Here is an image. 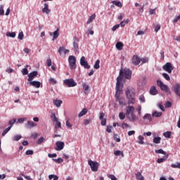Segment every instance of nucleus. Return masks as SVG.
<instances>
[{"instance_id": "1", "label": "nucleus", "mask_w": 180, "mask_h": 180, "mask_svg": "<svg viewBox=\"0 0 180 180\" xmlns=\"http://www.w3.org/2000/svg\"><path fill=\"white\" fill-rule=\"evenodd\" d=\"M125 95L128 99L129 105H134L136 103V93L134 89L127 87Z\"/></svg>"}, {"instance_id": "2", "label": "nucleus", "mask_w": 180, "mask_h": 180, "mask_svg": "<svg viewBox=\"0 0 180 180\" xmlns=\"http://www.w3.org/2000/svg\"><path fill=\"white\" fill-rule=\"evenodd\" d=\"M118 77L126 78V79H131V70L129 69H122L120 70V75Z\"/></svg>"}, {"instance_id": "3", "label": "nucleus", "mask_w": 180, "mask_h": 180, "mask_svg": "<svg viewBox=\"0 0 180 180\" xmlns=\"http://www.w3.org/2000/svg\"><path fill=\"white\" fill-rule=\"evenodd\" d=\"M122 77L120 76H118L117 77V83L115 86V94H123V84H122Z\"/></svg>"}, {"instance_id": "4", "label": "nucleus", "mask_w": 180, "mask_h": 180, "mask_svg": "<svg viewBox=\"0 0 180 180\" xmlns=\"http://www.w3.org/2000/svg\"><path fill=\"white\" fill-rule=\"evenodd\" d=\"M68 63L70 70H75L77 68V58L74 56H70L68 58Z\"/></svg>"}, {"instance_id": "5", "label": "nucleus", "mask_w": 180, "mask_h": 180, "mask_svg": "<svg viewBox=\"0 0 180 180\" xmlns=\"http://www.w3.org/2000/svg\"><path fill=\"white\" fill-rule=\"evenodd\" d=\"M120 95H122V93L115 94V101L116 102H119V104L121 106H124L126 105V100L124 99V97L120 96Z\"/></svg>"}, {"instance_id": "6", "label": "nucleus", "mask_w": 180, "mask_h": 180, "mask_svg": "<svg viewBox=\"0 0 180 180\" xmlns=\"http://www.w3.org/2000/svg\"><path fill=\"white\" fill-rule=\"evenodd\" d=\"M88 164L93 172H96L98 171V168H99V162H94L93 160H90L88 161Z\"/></svg>"}, {"instance_id": "7", "label": "nucleus", "mask_w": 180, "mask_h": 180, "mask_svg": "<svg viewBox=\"0 0 180 180\" xmlns=\"http://www.w3.org/2000/svg\"><path fill=\"white\" fill-rule=\"evenodd\" d=\"M157 85L160 88L161 91H163L164 92H169V88L168 87V86L165 84L162 81L158 79Z\"/></svg>"}, {"instance_id": "8", "label": "nucleus", "mask_w": 180, "mask_h": 180, "mask_svg": "<svg viewBox=\"0 0 180 180\" xmlns=\"http://www.w3.org/2000/svg\"><path fill=\"white\" fill-rule=\"evenodd\" d=\"M63 84L66 86H68V88L77 86V82H75L74 79H66L63 81Z\"/></svg>"}, {"instance_id": "9", "label": "nucleus", "mask_w": 180, "mask_h": 180, "mask_svg": "<svg viewBox=\"0 0 180 180\" xmlns=\"http://www.w3.org/2000/svg\"><path fill=\"white\" fill-rule=\"evenodd\" d=\"M162 69L164 71H166L169 74H171L174 70V66H172V63L167 62L165 65L162 66Z\"/></svg>"}, {"instance_id": "10", "label": "nucleus", "mask_w": 180, "mask_h": 180, "mask_svg": "<svg viewBox=\"0 0 180 180\" xmlns=\"http://www.w3.org/2000/svg\"><path fill=\"white\" fill-rule=\"evenodd\" d=\"M131 61L134 65H139L141 63V58L139 57L137 55H134L131 59Z\"/></svg>"}, {"instance_id": "11", "label": "nucleus", "mask_w": 180, "mask_h": 180, "mask_svg": "<svg viewBox=\"0 0 180 180\" xmlns=\"http://www.w3.org/2000/svg\"><path fill=\"white\" fill-rule=\"evenodd\" d=\"M80 65L86 70H89V68H91V65L88 64V61L85 60V56H82L80 58Z\"/></svg>"}, {"instance_id": "12", "label": "nucleus", "mask_w": 180, "mask_h": 180, "mask_svg": "<svg viewBox=\"0 0 180 180\" xmlns=\"http://www.w3.org/2000/svg\"><path fill=\"white\" fill-rule=\"evenodd\" d=\"M56 147L55 148V150L56 151H61L64 148V146H65V143L63 141H57L56 143Z\"/></svg>"}, {"instance_id": "13", "label": "nucleus", "mask_w": 180, "mask_h": 180, "mask_svg": "<svg viewBox=\"0 0 180 180\" xmlns=\"http://www.w3.org/2000/svg\"><path fill=\"white\" fill-rule=\"evenodd\" d=\"M37 74H38L37 71H33L31 73H30L28 75L27 81L29 82H32V81H33L34 79V77H37Z\"/></svg>"}, {"instance_id": "14", "label": "nucleus", "mask_w": 180, "mask_h": 180, "mask_svg": "<svg viewBox=\"0 0 180 180\" xmlns=\"http://www.w3.org/2000/svg\"><path fill=\"white\" fill-rule=\"evenodd\" d=\"M50 36L53 37V41H55L58 36H60V29L57 28V30L53 32H50Z\"/></svg>"}, {"instance_id": "15", "label": "nucleus", "mask_w": 180, "mask_h": 180, "mask_svg": "<svg viewBox=\"0 0 180 180\" xmlns=\"http://www.w3.org/2000/svg\"><path fill=\"white\" fill-rule=\"evenodd\" d=\"M37 124L34 123L33 121H27L25 124V127L27 129H32V127H36Z\"/></svg>"}, {"instance_id": "16", "label": "nucleus", "mask_w": 180, "mask_h": 180, "mask_svg": "<svg viewBox=\"0 0 180 180\" xmlns=\"http://www.w3.org/2000/svg\"><path fill=\"white\" fill-rule=\"evenodd\" d=\"M131 113H134V107L129 105L126 109V116H127Z\"/></svg>"}, {"instance_id": "17", "label": "nucleus", "mask_w": 180, "mask_h": 180, "mask_svg": "<svg viewBox=\"0 0 180 180\" xmlns=\"http://www.w3.org/2000/svg\"><path fill=\"white\" fill-rule=\"evenodd\" d=\"M58 53H59V54H60V55L63 54V53L64 54H68V53H70V50L65 49V48L64 46H60V47L59 48Z\"/></svg>"}, {"instance_id": "18", "label": "nucleus", "mask_w": 180, "mask_h": 180, "mask_svg": "<svg viewBox=\"0 0 180 180\" xmlns=\"http://www.w3.org/2000/svg\"><path fill=\"white\" fill-rule=\"evenodd\" d=\"M44 8L42 9L43 13H46V15H49L51 11L49 8V4L47 3H45L44 5Z\"/></svg>"}, {"instance_id": "19", "label": "nucleus", "mask_w": 180, "mask_h": 180, "mask_svg": "<svg viewBox=\"0 0 180 180\" xmlns=\"http://www.w3.org/2000/svg\"><path fill=\"white\" fill-rule=\"evenodd\" d=\"M30 85H32V86H34V88H40V85H41V83H40V82L33 81L30 82Z\"/></svg>"}, {"instance_id": "20", "label": "nucleus", "mask_w": 180, "mask_h": 180, "mask_svg": "<svg viewBox=\"0 0 180 180\" xmlns=\"http://www.w3.org/2000/svg\"><path fill=\"white\" fill-rule=\"evenodd\" d=\"M129 122H135L136 121V115L134 112L131 113L130 115H127Z\"/></svg>"}, {"instance_id": "21", "label": "nucleus", "mask_w": 180, "mask_h": 180, "mask_svg": "<svg viewBox=\"0 0 180 180\" xmlns=\"http://www.w3.org/2000/svg\"><path fill=\"white\" fill-rule=\"evenodd\" d=\"M141 174H143V171L139 172L135 174L137 180H144V176Z\"/></svg>"}, {"instance_id": "22", "label": "nucleus", "mask_w": 180, "mask_h": 180, "mask_svg": "<svg viewBox=\"0 0 180 180\" xmlns=\"http://www.w3.org/2000/svg\"><path fill=\"white\" fill-rule=\"evenodd\" d=\"M168 157H169V155H166L161 158H158L157 160L158 164H161V162H164V161H167V160H168Z\"/></svg>"}, {"instance_id": "23", "label": "nucleus", "mask_w": 180, "mask_h": 180, "mask_svg": "<svg viewBox=\"0 0 180 180\" xmlns=\"http://www.w3.org/2000/svg\"><path fill=\"white\" fill-rule=\"evenodd\" d=\"M95 18H96V14H93L90 17H89V19L86 22V25H90V23H92L94 22Z\"/></svg>"}, {"instance_id": "24", "label": "nucleus", "mask_w": 180, "mask_h": 180, "mask_svg": "<svg viewBox=\"0 0 180 180\" xmlns=\"http://www.w3.org/2000/svg\"><path fill=\"white\" fill-rule=\"evenodd\" d=\"M174 92L175 94H176L179 98H180V84H176L174 86Z\"/></svg>"}, {"instance_id": "25", "label": "nucleus", "mask_w": 180, "mask_h": 180, "mask_svg": "<svg viewBox=\"0 0 180 180\" xmlns=\"http://www.w3.org/2000/svg\"><path fill=\"white\" fill-rule=\"evenodd\" d=\"M53 105L56 106V108H60L63 103V101L61 100H53Z\"/></svg>"}, {"instance_id": "26", "label": "nucleus", "mask_w": 180, "mask_h": 180, "mask_svg": "<svg viewBox=\"0 0 180 180\" xmlns=\"http://www.w3.org/2000/svg\"><path fill=\"white\" fill-rule=\"evenodd\" d=\"M150 95H157L158 94V91H157V89L155 86H152L150 89Z\"/></svg>"}, {"instance_id": "27", "label": "nucleus", "mask_w": 180, "mask_h": 180, "mask_svg": "<svg viewBox=\"0 0 180 180\" xmlns=\"http://www.w3.org/2000/svg\"><path fill=\"white\" fill-rule=\"evenodd\" d=\"M88 113V109L87 108H84L78 115L79 117H82V116H85Z\"/></svg>"}, {"instance_id": "28", "label": "nucleus", "mask_w": 180, "mask_h": 180, "mask_svg": "<svg viewBox=\"0 0 180 180\" xmlns=\"http://www.w3.org/2000/svg\"><path fill=\"white\" fill-rule=\"evenodd\" d=\"M143 120H148V122H151L153 120V117H151L150 114H146L143 117Z\"/></svg>"}, {"instance_id": "29", "label": "nucleus", "mask_w": 180, "mask_h": 180, "mask_svg": "<svg viewBox=\"0 0 180 180\" xmlns=\"http://www.w3.org/2000/svg\"><path fill=\"white\" fill-rule=\"evenodd\" d=\"M152 116L153 117H161V116H162V112L155 111L152 114Z\"/></svg>"}, {"instance_id": "30", "label": "nucleus", "mask_w": 180, "mask_h": 180, "mask_svg": "<svg viewBox=\"0 0 180 180\" xmlns=\"http://www.w3.org/2000/svg\"><path fill=\"white\" fill-rule=\"evenodd\" d=\"M153 143L155 144H160V143H161V137H160V136L154 137L153 138Z\"/></svg>"}, {"instance_id": "31", "label": "nucleus", "mask_w": 180, "mask_h": 180, "mask_svg": "<svg viewBox=\"0 0 180 180\" xmlns=\"http://www.w3.org/2000/svg\"><path fill=\"white\" fill-rule=\"evenodd\" d=\"M155 153L156 154H162L163 155H167V153L165 151H164V150L162 149H158V150H155Z\"/></svg>"}, {"instance_id": "32", "label": "nucleus", "mask_w": 180, "mask_h": 180, "mask_svg": "<svg viewBox=\"0 0 180 180\" xmlns=\"http://www.w3.org/2000/svg\"><path fill=\"white\" fill-rule=\"evenodd\" d=\"M15 123H16V118H13V120H11L8 122V124H10V126L8 127H10V129H12V127H13V124H15Z\"/></svg>"}, {"instance_id": "33", "label": "nucleus", "mask_w": 180, "mask_h": 180, "mask_svg": "<svg viewBox=\"0 0 180 180\" xmlns=\"http://www.w3.org/2000/svg\"><path fill=\"white\" fill-rule=\"evenodd\" d=\"M114 155H121V157H124V153H123V151L121 150H115L114 152Z\"/></svg>"}, {"instance_id": "34", "label": "nucleus", "mask_w": 180, "mask_h": 180, "mask_svg": "<svg viewBox=\"0 0 180 180\" xmlns=\"http://www.w3.org/2000/svg\"><path fill=\"white\" fill-rule=\"evenodd\" d=\"M22 139V135H15L13 138L12 140L13 141H19Z\"/></svg>"}, {"instance_id": "35", "label": "nucleus", "mask_w": 180, "mask_h": 180, "mask_svg": "<svg viewBox=\"0 0 180 180\" xmlns=\"http://www.w3.org/2000/svg\"><path fill=\"white\" fill-rule=\"evenodd\" d=\"M138 143L139 144H144V136L140 135L139 137H138Z\"/></svg>"}, {"instance_id": "36", "label": "nucleus", "mask_w": 180, "mask_h": 180, "mask_svg": "<svg viewBox=\"0 0 180 180\" xmlns=\"http://www.w3.org/2000/svg\"><path fill=\"white\" fill-rule=\"evenodd\" d=\"M7 37H12L13 39L16 37V33L15 32H7L6 33Z\"/></svg>"}, {"instance_id": "37", "label": "nucleus", "mask_w": 180, "mask_h": 180, "mask_svg": "<svg viewBox=\"0 0 180 180\" xmlns=\"http://www.w3.org/2000/svg\"><path fill=\"white\" fill-rule=\"evenodd\" d=\"M79 42V39L78 37H75L73 38V46H78V43Z\"/></svg>"}, {"instance_id": "38", "label": "nucleus", "mask_w": 180, "mask_h": 180, "mask_svg": "<svg viewBox=\"0 0 180 180\" xmlns=\"http://www.w3.org/2000/svg\"><path fill=\"white\" fill-rule=\"evenodd\" d=\"M101 61L99 60H97L94 65V68H95V70H99L100 68V66H99V64H100Z\"/></svg>"}, {"instance_id": "39", "label": "nucleus", "mask_w": 180, "mask_h": 180, "mask_svg": "<svg viewBox=\"0 0 180 180\" xmlns=\"http://www.w3.org/2000/svg\"><path fill=\"white\" fill-rule=\"evenodd\" d=\"M119 118L120 120H124L126 119V115L123 112H121L119 113Z\"/></svg>"}, {"instance_id": "40", "label": "nucleus", "mask_w": 180, "mask_h": 180, "mask_svg": "<svg viewBox=\"0 0 180 180\" xmlns=\"http://www.w3.org/2000/svg\"><path fill=\"white\" fill-rule=\"evenodd\" d=\"M122 129H131V126H130L129 124L126 123V122H123L122 124Z\"/></svg>"}, {"instance_id": "41", "label": "nucleus", "mask_w": 180, "mask_h": 180, "mask_svg": "<svg viewBox=\"0 0 180 180\" xmlns=\"http://www.w3.org/2000/svg\"><path fill=\"white\" fill-rule=\"evenodd\" d=\"M164 137H166L167 139H171V131H167L165 133H163Z\"/></svg>"}, {"instance_id": "42", "label": "nucleus", "mask_w": 180, "mask_h": 180, "mask_svg": "<svg viewBox=\"0 0 180 180\" xmlns=\"http://www.w3.org/2000/svg\"><path fill=\"white\" fill-rule=\"evenodd\" d=\"M112 4L115 5V6H118V8H122V6H123V4H122V2L120 1H114Z\"/></svg>"}, {"instance_id": "43", "label": "nucleus", "mask_w": 180, "mask_h": 180, "mask_svg": "<svg viewBox=\"0 0 180 180\" xmlns=\"http://www.w3.org/2000/svg\"><path fill=\"white\" fill-rule=\"evenodd\" d=\"M49 84H51V85H56V84H57V80H56V79L51 77L49 79Z\"/></svg>"}, {"instance_id": "44", "label": "nucleus", "mask_w": 180, "mask_h": 180, "mask_svg": "<svg viewBox=\"0 0 180 180\" xmlns=\"http://www.w3.org/2000/svg\"><path fill=\"white\" fill-rule=\"evenodd\" d=\"M53 161L56 162V164H61V162H63L64 160H63L61 158H59L58 159H53Z\"/></svg>"}, {"instance_id": "45", "label": "nucleus", "mask_w": 180, "mask_h": 180, "mask_svg": "<svg viewBox=\"0 0 180 180\" xmlns=\"http://www.w3.org/2000/svg\"><path fill=\"white\" fill-rule=\"evenodd\" d=\"M162 77L165 78V79L166 81H170L171 80V77H169V74L163 73L162 74Z\"/></svg>"}, {"instance_id": "46", "label": "nucleus", "mask_w": 180, "mask_h": 180, "mask_svg": "<svg viewBox=\"0 0 180 180\" xmlns=\"http://www.w3.org/2000/svg\"><path fill=\"white\" fill-rule=\"evenodd\" d=\"M127 23H129V19H127V20L122 21L120 22L121 27H124V26H126V25H127Z\"/></svg>"}, {"instance_id": "47", "label": "nucleus", "mask_w": 180, "mask_h": 180, "mask_svg": "<svg viewBox=\"0 0 180 180\" xmlns=\"http://www.w3.org/2000/svg\"><path fill=\"white\" fill-rule=\"evenodd\" d=\"M141 65H143V64H146V63H148V58H141Z\"/></svg>"}, {"instance_id": "48", "label": "nucleus", "mask_w": 180, "mask_h": 180, "mask_svg": "<svg viewBox=\"0 0 180 180\" xmlns=\"http://www.w3.org/2000/svg\"><path fill=\"white\" fill-rule=\"evenodd\" d=\"M49 179H53V180H58V177L57 176V175H54V174L49 175Z\"/></svg>"}, {"instance_id": "49", "label": "nucleus", "mask_w": 180, "mask_h": 180, "mask_svg": "<svg viewBox=\"0 0 180 180\" xmlns=\"http://www.w3.org/2000/svg\"><path fill=\"white\" fill-rule=\"evenodd\" d=\"M172 168H179L180 169V162H176V164L171 165Z\"/></svg>"}, {"instance_id": "50", "label": "nucleus", "mask_w": 180, "mask_h": 180, "mask_svg": "<svg viewBox=\"0 0 180 180\" xmlns=\"http://www.w3.org/2000/svg\"><path fill=\"white\" fill-rule=\"evenodd\" d=\"M51 118L52 119L53 122H57V120H58V118L56 116V114L54 113L51 115Z\"/></svg>"}, {"instance_id": "51", "label": "nucleus", "mask_w": 180, "mask_h": 180, "mask_svg": "<svg viewBox=\"0 0 180 180\" xmlns=\"http://www.w3.org/2000/svg\"><path fill=\"white\" fill-rule=\"evenodd\" d=\"M22 75H27L29 74V71L27 70V68H23L22 70Z\"/></svg>"}, {"instance_id": "52", "label": "nucleus", "mask_w": 180, "mask_h": 180, "mask_svg": "<svg viewBox=\"0 0 180 180\" xmlns=\"http://www.w3.org/2000/svg\"><path fill=\"white\" fill-rule=\"evenodd\" d=\"M25 34H23V32H19L18 34V39L19 40H23V37H24Z\"/></svg>"}, {"instance_id": "53", "label": "nucleus", "mask_w": 180, "mask_h": 180, "mask_svg": "<svg viewBox=\"0 0 180 180\" xmlns=\"http://www.w3.org/2000/svg\"><path fill=\"white\" fill-rule=\"evenodd\" d=\"M139 101L140 102H141L142 103H144V102H146V98L143 96V95H141L139 96Z\"/></svg>"}, {"instance_id": "54", "label": "nucleus", "mask_w": 180, "mask_h": 180, "mask_svg": "<svg viewBox=\"0 0 180 180\" xmlns=\"http://www.w3.org/2000/svg\"><path fill=\"white\" fill-rule=\"evenodd\" d=\"M5 11H4V6H0V15H4Z\"/></svg>"}, {"instance_id": "55", "label": "nucleus", "mask_w": 180, "mask_h": 180, "mask_svg": "<svg viewBox=\"0 0 180 180\" xmlns=\"http://www.w3.org/2000/svg\"><path fill=\"white\" fill-rule=\"evenodd\" d=\"M112 129H113V127L112 126H108L106 129L107 133H112Z\"/></svg>"}, {"instance_id": "56", "label": "nucleus", "mask_w": 180, "mask_h": 180, "mask_svg": "<svg viewBox=\"0 0 180 180\" xmlns=\"http://www.w3.org/2000/svg\"><path fill=\"white\" fill-rule=\"evenodd\" d=\"M89 123H91V119H86L84 120V124L85 126L89 124Z\"/></svg>"}, {"instance_id": "57", "label": "nucleus", "mask_w": 180, "mask_h": 180, "mask_svg": "<svg viewBox=\"0 0 180 180\" xmlns=\"http://www.w3.org/2000/svg\"><path fill=\"white\" fill-rule=\"evenodd\" d=\"M11 130V127H8L6 128L3 132H2V136H5V134H6V133H8V131H9Z\"/></svg>"}, {"instance_id": "58", "label": "nucleus", "mask_w": 180, "mask_h": 180, "mask_svg": "<svg viewBox=\"0 0 180 180\" xmlns=\"http://www.w3.org/2000/svg\"><path fill=\"white\" fill-rule=\"evenodd\" d=\"M172 106V103L171 101H167L165 103V108H171Z\"/></svg>"}, {"instance_id": "59", "label": "nucleus", "mask_w": 180, "mask_h": 180, "mask_svg": "<svg viewBox=\"0 0 180 180\" xmlns=\"http://www.w3.org/2000/svg\"><path fill=\"white\" fill-rule=\"evenodd\" d=\"M26 155H33V150H27L25 152Z\"/></svg>"}, {"instance_id": "60", "label": "nucleus", "mask_w": 180, "mask_h": 180, "mask_svg": "<svg viewBox=\"0 0 180 180\" xmlns=\"http://www.w3.org/2000/svg\"><path fill=\"white\" fill-rule=\"evenodd\" d=\"M114 140H115V141H117V143H120V138H117V134H114Z\"/></svg>"}, {"instance_id": "61", "label": "nucleus", "mask_w": 180, "mask_h": 180, "mask_svg": "<svg viewBox=\"0 0 180 180\" xmlns=\"http://www.w3.org/2000/svg\"><path fill=\"white\" fill-rule=\"evenodd\" d=\"M108 178L111 180H117V178L114 174H109Z\"/></svg>"}, {"instance_id": "62", "label": "nucleus", "mask_w": 180, "mask_h": 180, "mask_svg": "<svg viewBox=\"0 0 180 180\" xmlns=\"http://www.w3.org/2000/svg\"><path fill=\"white\" fill-rule=\"evenodd\" d=\"M160 29H161V25L160 24H158L155 27V32H156V33H157L158 32V30H160Z\"/></svg>"}, {"instance_id": "63", "label": "nucleus", "mask_w": 180, "mask_h": 180, "mask_svg": "<svg viewBox=\"0 0 180 180\" xmlns=\"http://www.w3.org/2000/svg\"><path fill=\"white\" fill-rule=\"evenodd\" d=\"M83 89L84 90V91H88V89H89V86H88V84H83Z\"/></svg>"}, {"instance_id": "64", "label": "nucleus", "mask_w": 180, "mask_h": 180, "mask_svg": "<svg viewBox=\"0 0 180 180\" xmlns=\"http://www.w3.org/2000/svg\"><path fill=\"white\" fill-rule=\"evenodd\" d=\"M101 126H106V118H103V120H101Z\"/></svg>"}]
</instances>
